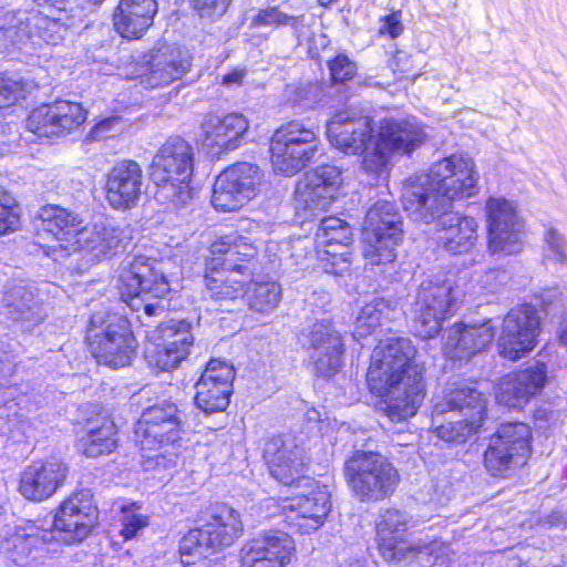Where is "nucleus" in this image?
<instances>
[{
	"mask_svg": "<svg viewBox=\"0 0 567 567\" xmlns=\"http://www.w3.org/2000/svg\"><path fill=\"white\" fill-rule=\"evenodd\" d=\"M409 338L391 337L374 348L367 372L370 390L380 396L381 410L392 422L413 416L425 396L424 369L415 363Z\"/></svg>",
	"mask_w": 567,
	"mask_h": 567,
	"instance_id": "obj_1",
	"label": "nucleus"
},
{
	"mask_svg": "<svg viewBox=\"0 0 567 567\" xmlns=\"http://www.w3.org/2000/svg\"><path fill=\"white\" fill-rule=\"evenodd\" d=\"M477 181L473 158L452 154L435 162L429 174L410 178L402 189V204L415 219L430 224L450 212L454 199L474 195Z\"/></svg>",
	"mask_w": 567,
	"mask_h": 567,
	"instance_id": "obj_2",
	"label": "nucleus"
},
{
	"mask_svg": "<svg viewBox=\"0 0 567 567\" xmlns=\"http://www.w3.org/2000/svg\"><path fill=\"white\" fill-rule=\"evenodd\" d=\"M161 261L144 256H134L122 266L118 277L121 298L143 326L151 327L155 318L166 311L164 297L169 292V282L159 267Z\"/></svg>",
	"mask_w": 567,
	"mask_h": 567,
	"instance_id": "obj_3",
	"label": "nucleus"
},
{
	"mask_svg": "<svg viewBox=\"0 0 567 567\" xmlns=\"http://www.w3.org/2000/svg\"><path fill=\"white\" fill-rule=\"evenodd\" d=\"M194 171V151L182 137L168 138L156 152L150 166L152 181L158 186L155 198L177 208L192 198L189 187Z\"/></svg>",
	"mask_w": 567,
	"mask_h": 567,
	"instance_id": "obj_4",
	"label": "nucleus"
},
{
	"mask_svg": "<svg viewBox=\"0 0 567 567\" xmlns=\"http://www.w3.org/2000/svg\"><path fill=\"white\" fill-rule=\"evenodd\" d=\"M86 339L96 361L113 369L128 365L137 348L130 321L115 312L94 313Z\"/></svg>",
	"mask_w": 567,
	"mask_h": 567,
	"instance_id": "obj_5",
	"label": "nucleus"
},
{
	"mask_svg": "<svg viewBox=\"0 0 567 567\" xmlns=\"http://www.w3.org/2000/svg\"><path fill=\"white\" fill-rule=\"evenodd\" d=\"M343 472L354 497L363 503L390 497L400 482L399 472L392 463L372 452H355L346 461Z\"/></svg>",
	"mask_w": 567,
	"mask_h": 567,
	"instance_id": "obj_6",
	"label": "nucleus"
},
{
	"mask_svg": "<svg viewBox=\"0 0 567 567\" xmlns=\"http://www.w3.org/2000/svg\"><path fill=\"white\" fill-rule=\"evenodd\" d=\"M464 296L455 280L445 277H427L417 290L414 302V329L422 338H433L442 329V322L456 309Z\"/></svg>",
	"mask_w": 567,
	"mask_h": 567,
	"instance_id": "obj_7",
	"label": "nucleus"
},
{
	"mask_svg": "<svg viewBox=\"0 0 567 567\" xmlns=\"http://www.w3.org/2000/svg\"><path fill=\"white\" fill-rule=\"evenodd\" d=\"M239 513L226 504H216L209 520L199 528L190 529L181 540L183 556L198 555L208 558L234 544L243 534Z\"/></svg>",
	"mask_w": 567,
	"mask_h": 567,
	"instance_id": "obj_8",
	"label": "nucleus"
},
{
	"mask_svg": "<svg viewBox=\"0 0 567 567\" xmlns=\"http://www.w3.org/2000/svg\"><path fill=\"white\" fill-rule=\"evenodd\" d=\"M485 395L472 388H457L452 390L443 402L436 403L434 413L444 414L449 411H458L463 419L452 420L437 425L434 430L436 436L445 442L464 443L477 433L486 417Z\"/></svg>",
	"mask_w": 567,
	"mask_h": 567,
	"instance_id": "obj_9",
	"label": "nucleus"
},
{
	"mask_svg": "<svg viewBox=\"0 0 567 567\" xmlns=\"http://www.w3.org/2000/svg\"><path fill=\"white\" fill-rule=\"evenodd\" d=\"M401 217L393 204L386 200L377 202L365 215L363 256L370 265L393 262L395 246L402 239Z\"/></svg>",
	"mask_w": 567,
	"mask_h": 567,
	"instance_id": "obj_10",
	"label": "nucleus"
},
{
	"mask_svg": "<svg viewBox=\"0 0 567 567\" xmlns=\"http://www.w3.org/2000/svg\"><path fill=\"white\" fill-rule=\"evenodd\" d=\"M319 144L317 132L303 123L291 121L281 125L270 141L274 169L288 176L297 174L313 159Z\"/></svg>",
	"mask_w": 567,
	"mask_h": 567,
	"instance_id": "obj_11",
	"label": "nucleus"
},
{
	"mask_svg": "<svg viewBox=\"0 0 567 567\" xmlns=\"http://www.w3.org/2000/svg\"><path fill=\"white\" fill-rule=\"evenodd\" d=\"M532 431L523 422L505 423L489 439L484 466L493 476L506 477L526 463Z\"/></svg>",
	"mask_w": 567,
	"mask_h": 567,
	"instance_id": "obj_12",
	"label": "nucleus"
},
{
	"mask_svg": "<svg viewBox=\"0 0 567 567\" xmlns=\"http://www.w3.org/2000/svg\"><path fill=\"white\" fill-rule=\"evenodd\" d=\"M184 413L169 401H162L145 409L136 425L135 439L143 451H159L181 439Z\"/></svg>",
	"mask_w": 567,
	"mask_h": 567,
	"instance_id": "obj_13",
	"label": "nucleus"
},
{
	"mask_svg": "<svg viewBox=\"0 0 567 567\" xmlns=\"http://www.w3.org/2000/svg\"><path fill=\"white\" fill-rule=\"evenodd\" d=\"M99 513L89 492L64 501L53 519L42 520L53 535V543L73 545L83 542L97 523Z\"/></svg>",
	"mask_w": 567,
	"mask_h": 567,
	"instance_id": "obj_14",
	"label": "nucleus"
},
{
	"mask_svg": "<svg viewBox=\"0 0 567 567\" xmlns=\"http://www.w3.org/2000/svg\"><path fill=\"white\" fill-rule=\"evenodd\" d=\"M261 182L257 165L237 163L221 172L215 181L212 204L221 212H234L254 198Z\"/></svg>",
	"mask_w": 567,
	"mask_h": 567,
	"instance_id": "obj_15",
	"label": "nucleus"
},
{
	"mask_svg": "<svg viewBox=\"0 0 567 567\" xmlns=\"http://www.w3.org/2000/svg\"><path fill=\"white\" fill-rule=\"evenodd\" d=\"M539 329L540 320L534 306L511 309L503 319L497 340L499 355L512 361L524 357L534 349Z\"/></svg>",
	"mask_w": 567,
	"mask_h": 567,
	"instance_id": "obj_16",
	"label": "nucleus"
},
{
	"mask_svg": "<svg viewBox=\"0 0 567 567\" xmlns=\"http://www.w3.org/2000/svg\"><path fill=\"white\" fill-rule=\"evenodd\" d=\"M408 515L399 509H385L377 520V537L382 557L390 563L416 558L431 554L436 544L411 545L404 538L408 529Z\"/></svg>",
	"mask_w": 567,
	"mask_h": 567,
	"instance_id": "obj_17",
	"label": "nucleus"
},
{
	"mask_svg": "<svg viewBox=\"0 0 567 567\" xmlns=\"http://www.w3.org/2000/svg\"><path fill=\"white\" fill-rule=\"evenodd\" d=\"M488 249L515 255L522 250V224L515 206L505 198L491 197L485 205Z\"/></svg>",
	"mask_w": 567,
	"mask_h": 567,
	"instance_id": "obj_18",
	"label": "nucleus"
},
{
	"mask_svg": "<svg viewBox=\"0 0 567 567\" xmlns=\"http://www.w3.org/2000/svg\"><path fill=\"white\" fill-rule=\"evenodd\" d=\"M295 555V540L288 533L268 530L244 544L240 567H287Z\"/></svg>",
	"mask_w": 567,
	"mask_h": 567,
	"instance_id": "obj_19",
	"label": "nucleus"
},
{
	"mask_svg": "<svg viewBox=\"0 0 567 567\" xmlns=\"http://www.w3.org/2000/svg\"><path fill=\"white\" fill-rule=\"evenodd\" d=\"M235 369L221 359H212L196 382L195 402L206 414L225 411L233 393Z\"/></svg>",
	"mask_w": 567,
	"mask_h": 567,
	"instance_id": "obj_20",
	"label": "nucleus"
},
{
	"mask_svg": "<svg viewBox=\"0 0 567 567\" xmlns=\"http://www.w3.org/2000/svg\"><path fill=\"white\" fill-rule=\"evenodd\" d=\"M85 118L81 104L56 101L34 109L28 116L27 126L39 136L55 137L79 127Z\"/></svg>",
	"mask_w": 567,
	"mask_h": 567,
	"instance_id": "obj_21",
	"label": "nucleus"
},
{
	"mask_svg": "<svg viewBox=\"0 0 567 567\" xmlns=\"http://www.w3.org/2000/svg\"><path fill=\"white\" fill-rule=\"evenodd\" d=\"M127 236L125 230L113 223H95L82 227L78 237L66 246L68 251H82L91 261L110 259L123 251Z\"/></svg>",
	"mask_w": 567,
	"mask_h": 567,
	"instance_id": "obj_22",
	"label": "nucleus"
},
{
	"mask_svg": "<svg viewBox=\"0 0 567 567\" xmlns=\"http://www.w3.org/2000/svg\"><path fill=\"white\" fill-rule=\"evenodd\" d=\"M341 181V171L337 166H320L307 173L296 187L297 207L311 212L326 210L336 198Z\"/></svg>",
	"mask_w": 567,
	"mask_h": 567,
	"instance_id": "obj_23",
	"label": "nucleus"
},
{
	"mask_svg": "<svg viewBox=\"0 0 567 567\" xmlns=\"http://www.w3.org/2000/svg\"><path fill=\"white\" fill-rule=\"evenodd\" d=\"M264 456L270 475L284 485H293L301 481L309 482L303 476V449L290 435L270 439L265 446Z\"/></svg>",
	"mask_w": 567,
	"mask_h": 567,
	"instance_id": "obj_24",
	"label": "nucleus"
},
{
	"mask_svg": "<svg viewBox=\"0 0 567 567\" xmlns=\"http://www.w3.org/2000/svg\"><path fill=\"white\" fill-rule=\"evenodd\" d=\"M308 343L315 373L324 378L334 375L341 368L343 353V341L339 331L328 321H318L308 333Z\"/></svg>",
	"mask_w": 567,
	"mask_h": 567,
	"instance_id": "obj_25",
	"label": "nucleus"
},
{
	"mask_svg": "<svg viewBox=\"0 0 567 567\" xmlns=\"http://www.w3.org/2000/svg\"><path fill=\"white\" fill-rule=\"evenodd\" d=\"M547 371L544 364H535L503 377L495 393L499 404L523 409L544 388Z\"/></svg>",
	"mask_w": 567,
	"mask_h": 567,
	"instance_id": "obj_26",
	"label": "nucleus"
},
{
	"mask_svg": "<svg viewBox=\"0 0 567 567\" xmlns=\"http://www.w3.org/2000/svg\"><path fill=\"white\" fill-rule=\"evenodd\" d=\"M372 132V120L369 116H355L349 111L337 113L327 124L330 143L347 154H362L375 136Z\"/></svg>",
	"mask_w": 567,
	"mask_h": 567,
	"instance_id": "obj_27",
	"label": "nucleus"
},
{
	"mask_svg": "<svg viewBox=\"0 0 567 567\" xmlns=\"http://www.w3.org/2000/svg\"><path fill=\"white\" fill-rule=\"evenodd\" d=\"M143 185L141 165L131 159L121 161L107 174L106 199L115 209H130L137 205L143 193Z\"/></svg>",
	"mask_w": 567,
	"mask_h": 567,
	"instance_id": "obj_28",
	"label": "nucleus"
},
{
	"mask_svg": "<svg viewBox=\"0 0 567 567\" xmlns=\"http://www.w3.org/2000/svg\"><path fill=\"white\" fill-rule=\"evenodd\" d=\"M495 337L492 319L475 323H457L446 337L444 351L452 360L470 359L484 351Z\"/></svg>",
	"mask_w": 567,
	"mask_h": 567,
	"instance_id": "obj_29",
	"label": "nucleus"
},
{
	"mask_svg": "<svg viewBox=\"0 0 567 567\" xmlns=\"http://www.w3.org/2000/svg\"><path fill=\"white\" fill-rule=\"evenodd\" d=\"M315 240L318 252L333 259L330 269L324 265L326 271L341 274L348 269L349 261L346 255L349 254L348 247L352 240V230L347 221L336 216L323 217Z\"/></svg>",
	"mask_w": 567,
	"mask_h": 567,
	"instance_id": "obj_30",
	"label": "nucleus"
},
{
	"mask_svg": "<svg viewBox=\"0 0 567 567\" xmlns=\"http://www.w3.org/2000/svg\"><path fill=\"white\" fill-rule=\"evenodd\" d=\"M68 471L66 464L58 458L35 462L22 473L20 492L28 499L42 502L62 485Z\"/></svg>",
	"mask_w": 567,
	"mask_h": 567,
	"instance_id": "obj_31",
	"label": "nucleus"
},
{
	"mask_svg": "<svg viewBox=\"0 0 567 567\" xmlns=\"http://www.w3.org/2000/svg\"><path fill=\"white\" fill-rule=\"evenodd\" d=\"M53 544V535L42 520L28 522L6 539L4 549L9 559L18 566H28L43 551L44 546Z\"/></svg>",
	"mask_w": 567,
	"mask_h": 567,
	"instance_id": "obj_32",
	"label": "nucleus"
},
{
	"mask_svg": "<svg viewBox=\"0 0 567 567\" xmlns=\"http://www.w3.org/2000/svg\"><path fill=\"white\" fill-rule=\"evenodd\" d=\"M157 9L156 0H120L113 13L114 29L124 39H142L153 24Z\"/></svg>",
	"mask_w": 567,
	"mask_h": 567,
	"instance_id": "obj_33",
	"label": "nucleus"
},
{
	"mask_svg": "<svg viewBox=\"0 0 567 567\" xmlns=\"http://www.w3.org/2000/svg\"><path fill=\"white\" fill-rule=\"evenodd\" d=\"M311 487L309 494L297 495L285 505L286 509L296 514V518L299 519L296 525L305 534L319 529L331 509L330 493L327 487L317 483H312Z\"/></svg>",
	"mask_w": 567,
	"mask_h": 567,
	"instance_id": "obj_34",
	"label": "nucleus"
},
{
	"mask_svg": "<svg viewBox=\"0 0 567 567\" xmlns=\"http://www.w3.org/2000/svg\"><path fill=\"white\" fill-rule=\"evenodd\" d=\"M190 66V59L179 49L158 50L152 54L147 69L141 74V83L150 89L168 85L182 79Z\"/></svg>",
	"mask_w": 567,
	"mask_h": 567,
	"instance_id": "obj_35",
	"label": "nucleus"
},
{
	"mask_svg": "<svg viewBox=\"0 0 567 567\" xmlns=\"http://www.w3.org/2000/svg\"><path fill=\"white\" fill-rule=\"evenodd\" d=\"M202 130L205 145L221 153L238 147V140L248 130V121L238 113L225 116L210 114L203 122Z\"/></svg>",
	"mask_w": 567,
	"mask_h": 567,
	"instance_id": "obj_36",
	"label": "nucleus"
},
{
	"mask_svg": "<svg viewBox=\"0 0 567 567\" xmlns=\"http://www.w3.org/2000/svg\"><path fill=\"white\" fill-rule=\"evenodd\" d=\"M2 305L12 320L20 322L25 330H32L48 316L45 306L34 291L22 285H13L6 289Z\"/></svg>",
	"mask_w": 567,
	"mask_h": 567,
	"instance_id": "obj_37",
	"label": "nucleus"
},
{
	"mask_svg": "<svg viewBox=\"0 0 567 567\" xmlns=\"http://www.w3.org/2000/svg\"><path fill=\"white\" fill-rule=\"evenodd\" d=\"M441 230L439 245L446 251L460 255L468 252L477 240V224L474 218L444 213L437 217Z\"/></svg>",
	"mask_w": 567,
	"mask_h": 567,
	"instance_id": "obj_38",
	"label": "nucleus"
},
{
	"mask_svg": "<svg viewBox=\"0 0 567 567\" xmlns=\"http://www.w3.org/2000/svg\"><path fill=\"white\" fill-rule=\"evenodd\" d=\"M378 135L392 151L406 154L420 147L426 138L423 126L415 118H385Z\"/></svg>",
	"mask_w": 567,
	"mask_h": 567,
	"instance_id": "obj_39",
	"label": "nucleus"
},
{
	"mask_svg": "<svg viewBox=\"0 0 567 567\" xmlns=\"http://www.w3.org/2000/svg\"><path fill=\"white\" fill-rule=\"evenodd\" d=\"M37 217L40 221L39 227L51 234L65 250L66 246L71 247V243L82 229V219L79 215L58 205L41 207Z\"/></svg>",
	"mask_w": 567,
	"mask_h": 567,
	"instance_id": "obj_40",
	"label": "nucleus"
},
{
	"mask_svg": "<svg viewBox=\"0 0 567 567\" xmlns=\"http://www.w3.org/2000/svg\"><path fill=\"white\" fill-rule=\"evenodd\" d=\"M235 272V270L224 267L219 269V259L212 258L207 264L205 276L206 291L209 298L215 301H228L244 297V285L236 278Z\"/></svg>",
	"mask_w": 567,
	"mask_h": 567,
	"instance_id": "obj_41",
	"label": "nucleus"
},
{
	"mask_svg": "<svg viewBox=\"0 0 567 567\" xmlns=\"http://www.w3.org/2000/svg\"><path fill=\"white\" fill-rule=\"evenodd\" d=\"M115 424L109 417L89 423L86 436L81 440V449L89 457L110 454L116 446Z\"/></svg>",
	"mask_w": 567,
	"mask_h": 567,
	"instance_id": "obj_42",
	"label": "nucleus"
},
{
	"mask_svg": "<svg viewBox=\"0 0 567 567\" xmlns=\"http://www.w3.org/2000/svg\"><path fill=\"white\" fill-rule=\"evenodd\" d=\"M395 312V306L390 300L374 298L365 303L354 321L353 337L357 340L372 334L383 321L391 320Z\"/></svg>",
	"mask_w": 567,
	"mask_h": 567,
	"instance_id": "obj_43",
	"label": "nucleus"
},
{
	"mask_svg": "<svg viewBox=\"0 0 567 567\" xmlns=\"http://www.w3.org/2000/svg\"><path fill=\"white\" fill-rule=\"evenodd\" d=\"M244 296L250 310L269 313L281 300V287L272 280L251 281L244 291Z\"/></svg>",
	"mask_w": 567,
	"mask_h": 567,
	"instance_id": "obj_44",
	"label": "nucleus"
},
{
	"mask_svg": "<svg viewBox=\"0 0 567 567\" xmlns=\"http://www.w3.org/2000/svg\"><path fill=\"white\" fill-rule=\"evenodd\" d=\"M27 27L31 31L25 38L37 35L49 44H58L63 40L68 29L56 19H51L39 11H31L27 17Z\"/></svg>",
	"mask_w": 567,
	"mask_h": 567,
	"instance_id": "obj_45",
	"label": "nucleus"
},
{
	"mask_svg": "<svg viewBox=\"0 0 567 567\" xmlns=\"http://www.w3.org/2000/svg\"><path fill=\"white\" fill-rule=\"evenodd\" d=\"M192 324L186 320L169 319L158 326L159 340L166 343V347L177 348L184 352V357L189 353L194 338L190 332Z\"/></svg>",
	"mask_w": 567,
	"mask_h": 567,
	"instance_id": "obj_46",
	"label": "nucleus"
},
{
	"mask_svg": "<svg viewBox=\"0 0 567 567\" xmlns=\"http://www.w3.org/2000/svg\"><path fill=\"white\" fill-rule=\"evenodd\" d=\"M255 27H280L290 25L295 34L299 38L305 27V16H289L280 11L277 7L261 9L251 20Z\"/></svg>",
	"mask_w": 567,
	"mask_h": 567,
	"instance_id": "obj_47",
	"label": "nucleus"
},
{
	"mask_svg": "<svg viewBox=\"0 0 567 567\" xmlns=\"http://www.w3.org/2000/svg\"><path fill=\"white\" fill-rule=\"evenodd\" d=\"M185 358L183 349L177 350V348L166 347V343L162 340L145 350L147 363L163 371L177 368Z\"/></svg>",
	"mask_w": 567,
	"mask_h": 567,
	"instance_id": "obj_48",
	"label": "nucleus"
},
{
	"mask_svg": "<svg viewBox=\"0 0 567 567\" xmlns=\"http://www.w3.org/2000/svg\"><path fill=\"white\" fill-rule=\"evenodd\" d=\"M391 148L388 147L384 143L380 141L379 135L377 134L372 142L368 143V147L363 150L364 157L362 161V166L364 171L372 174H380L384 171Z\"/></svg>",
	"mask_w": 567,
	"mask_h": 567,
	"instance_id": "obj_49",
	"label": "nucleus"
},
{
	"mask_svg": "<svg viewBox=\"0 0 567 567\" xmlns=\"http://www.w3.org/2000/svg\"><path fill=\"white\" fill-rule=\"evenodd\" d=\"M29 12L25 11H10L0 10V30L9 33L13 41H22L25 35L31 31L27 27V17Z\"/></svg>",
	"mask_w": 567,
	"mask_h": 567,
	"instance_id": "obj_50",
	"label": "nucleus"
},
{
	"mask_svg": "<svg viewBox=\"0 0 567 567\" xmlns=\"http://www.w3.org/2000/svg\"><path fill=\"white\" fill-rule=\"evenodd\" d=\"M25 83L18 75L0 74V109L16 104L25 96Z\"/></svg>",
	"mask_w": 567,
	"mask_h": 567,
	"instance_id": "obj_51",
	"label": "nucleus"
},
{
	"mask_svg": "<svg viewBox=\"0 0 567 567\" xmlns=\"http://www.w3.org/2000/svg\"><path fill=\"white\" fill-rule=\"evenodd\" d=\"M20 225L14 198L0 187V236L18 230Z\"/></svg>",
	"mask_w": 567,
	"mask_h": 567,
	"instance_id": "obj_52",
	"label": "nucleus"
},
{
	"mask_svg": "<svg viewBox=\"0 0 567 567\" xmlns=\"http://www.w3.org/2000/svg\"><path fill=\"white\" fill-rule=\"evenodd\" d=\"M230 250V258L226 260V267L243 272L246 267L238 261H247L255 257L256 248L248 241L246 237L238 234V240H235L234 247Z\"/></svg>",
	"mask_w": 567,
	"mask_h": 567,
	"instance_id": "obj_53",
	"label": "nucleus"
},
{
	"mask_svg": "<svg viewBox=\"0 0 567 567\" xmlns=\"http://www.w3.org/2000/svg\"><path fill=\"white\" fill-rule=\"evenodd\" d=\"M547 250L545 258L556 264L567 262V241L556 229H549L545 237Z\"/></svg>",
	"mask_w": 567,
	"mask_h": 567,
	"instance_id": "obj_54",
	"label": "nucleus"
},
{
	"mask_svg": "<svg viewBox=\"0 0 567 567\" xmlns=\"http://www.w3.org/2000/svg\"><path fill=\"white\" fill-rule=\"evenodd\" d=\"M333 82L342 83L357 74V64L347 54L340 53L328 63Z\"/></svg>",
	"mask_w": 567,
	"mask_h": 567,
	"instance_id": "obj_55",
	"label": "nucleus"
},
{
	"mask_svg": "<svg viewBox=\"0 0 567 567\" xmlns=\"http://www.w3.org/2000/svg\"><path fill=\"white\" fill-rule=\"evenodd\" d=\"M148 525V517L132 509L123 508L121 535L125 539L134 538L138 530Z\"/></svg>",
	"mask_w": 567,
	"mask_h": 567,
	"instance_id": "obj_56",
	"label": "nucleus"
},
{
	"mask_svg": "<svg viewBox=\"0 0 567 567\" xmlns=\"http://www.w3.org/2000/svg\"><path fill=\"white\" fill-rule=\"evenodd\" d=\"M511 280V275L506 269L492 268L486 270L480 278L478 282L482 288L488 292L501 291Z\"/></svg>",
	"mask_w": 567,
	"mask_h": 567,
	"instance_id": "obj_57",
	"label": "nucleus"
},
{
	"mask_svg": "<svg viewBox=\"0 0 567 567\" xmlns=\"http://www.w3.org/2000/svg\"><path fill=\"white\" fill-rule=\"evenodd\" d=\"M231 0H194V9L200 18L215 20L225 14Z\"/></svg>",
	"mask_w": 567,
	"mask_h": 567,
	"instance_id": "obj_58",
	"label": "nucleus"
},
{
	"mask_svg": "<svg viewBox=\"0 0 567 567\" xmlns=\"http://www.w3.org/2000/svg\"><path fill=\"white\" fill-rule=\"evenodd\" d=\"M390 68L394 73H400L402 78H409L411 75L416 78L420 75L419 72H415L413 55L402 50H398L394 53L390 61Z\"/></svg>",
	"mask_w": 567,
	"mask_h": 567,
	"instance_id": "obj_59",
	"label": "nucleus"
},
{
	"mask_svg": "<svg viewBox=\"0 0 567 567\" xmlns=\"http://www.w3.org/2000/svg\"><path fill=\"white\" fill-rule=\"evenodd\" d=\"M235 240H238V233L233 231L220 236L210 245V252L213 255L224 256L223 258L217 257L219 259V267L227 268L226 260L230 258V250H233Z\"/></svg>",
	"mask_w": 567,
	"mask_h": 567,
	"instance_id": "obj_60",
	"label": "nucleus"
},
{
	"mask_svg": "<svg viewBox=\"0 0 567 567\" xmlns=\"http://www.w3.org/2000/svg\"><path fill=\"white\" fill-rule=\"evenodd\" d=\"M380 33H388L391 38L399 37L403 31V24L401 22V12H392L391 14L382 18L380 20Z\"/></svg>",
	"mask_w": 567,
	"mask_h": 567,
	"instance_id": "obj_61",
	"label": "nucleus"
},
{
	"mask_svg": "<svg viewBox=\"0 0 567 567\" xmlns=\"http://www.w3.org/2000/svg\"><path fill=\"white\" fill-rule=\"evenodd\" d=\"M16 370L14 358L7 351L0 350V389L10 385Z\"/></svg>",
	"mask_w": 567,
	"mask_h": 567,
	"instance_id": "obj_62",
	"label": "nucleus"
},
{
	"mask_svg": "<svg viewBox=\"0 0 567 567\" xmlns=\"http://www.w3.org/2000/svg\"><path fill=\"white\" fill-rule=\"evenodd\" d=\"M539 298L545 307H551L563 301L564 293L559 290L558 287H551L544 289L540 292Z\"/></svg>",
	"mask_w": 567,
	"mask_h": 567,
	"instance_id": "obj_63",
	"label": "nucleus"
},
{
	"mask_svg": "<svg viewBox=\"0 0 567 567\" xmlns=\"http://www.w3.org/2000/svg\"><path fill=\"white\" fill-rule=\"evenodd\" d=\"M246 74V69L236 68L223 76L221 84L228 87L239 86L243 84Z\"/></svg>",
	"mask_w": 567,
	"mask_h": 567,
	"instance_id": "obj_64",
	"label": "nucleus"
}]
</instances>
